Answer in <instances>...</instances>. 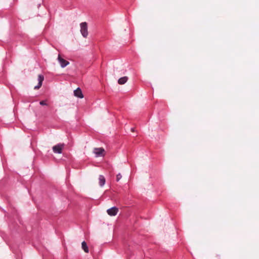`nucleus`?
<instances>
[{
    "label": "nucleus",
    "mask_w": 259,
    "mask_h": 259,
    "mask_svg": "<svg viewBox=\"0 0 259 259\" xmlns=\"http://www.w3.org/2000/svg\"><path fill=\"white\" fill-rule=\"evenodd\" d=\"M80 32L84 37H87L88 35V25L86 22H82L80 24Z\"/></svg>",
    "instance_id": "nucleus-1"
},
{
    "label": "nucleus",
    "mask_w": 259,
    "mask_h": 259,
    "mask_svg": "<svg viewBox=\"0 0 259 259\" xmlns=\"http://www.w3.org/2000/svg\"><path fill=\"white\" fill-rule=\"evenodd\" d=\"M118 211V209L116 207H111L107 210L108 215L110 216H115L117 214Z\"/></svg>",
    "instance_id": "nucleus-2"
},
{
    "label": "nucleus",
    "mask_w": 259,
    "mask_h": 259,
    "mask_svg": "<svg viewBox=\"0 0 259 259\" xmlns=\"http://www.w3.org/2000/svg\"><path fill=\"white\" fill-rule=\"evenodd\" d=\"M58 60L60 64L61 67L64 68L69 64V62L63 58L60 55H58Z\"/></svg>",
    "instance_id": "nucleus-3"
},
{
    "label": "nucleus",
    "mask_w": 259,
    "mask_h": 259,
    "mask_svg": "<svg viewBox=\"0 0 259 259\" xmlns=\"http://www.w3.org/2000/svg\"><path fill=\"white\" fill-rule=\"evenodd\" d=\"M64 145L63 144H58L57 145H55L53 147V150L54 152L57 153H61L62 149L63 148Z\"/></svg>",
    "instance_id": "nucleus-4"
},
{
    "label": "nucleus",
    "mask_w": 259,
    "mask_h": 259,
    "mask_svg": "<svg viewBox=\"0 0 259 259\" xmlns=\"http://www.w3.org/2000/svg\"><path fill=\"white\" fill-rule=\"evenodd\" d=\"M104 149L103 148H96L94 149V153L96 154L97 156H104Z\"/></svg>",
    "instance_id": "nucleus-5"
},
{
    "label": "nucleus",
    "mask_w": 259,
    "mask_h": 259,
    "mask_svg": "<svg viewBox=\"0 0 259 259\" xmlns=\"http://www.w3.org/2000/svg\"><path fill=\"white\" fill-rule=\"evenodd\" d=\"M44 79V77L42 75H41V74L38 75V83L37 85L34 87V90H38L41 87V86L42 85V82Z\"/></svg>",
    "instance_id": "nucleus-6"
},
{
    "label": "nucleus",
    "mask_w": 259,
    "mask_h": 259,
    "mask_svg": "<svg viewBox=\"0 0 259 259\" xmlns=\"http://www.w3.org/2000/svg\"><path fill=\"white\" fill-rule=\"evenodd\" d=\"M74 95L75 97L79 98H83V95L82 93L81 90L80 88H78L77 89L74 90Z\"/></svg>",
    "instance_id": "nucleus-7"
},
{
    "label": "nucleus",
    "mask_w": 259,
    "mask_h": 259,
    "mask_svg": "<svg viewBox=\"0 0 259 259\" xmlns=\"http://www.w3.org/2000/svg\"><path fill=\"white\" fill-rule=\"evenodd\" d=\"M99 185L101 187H102L104 185L105 183V177L102 175H100L99 177Z\"/></svg>",
    "instance_id": "nucleus-8"
},
{
    "label": "nucleus",
    "mask_w": 259,
    "mask_h": 259,
    "mask_svg": "<svg viewBox=\"0 0 259 259\" xmlns=\"http://www.w3.org/2000/svg\"><path fill=\"white\" fill-rule=\"evenodd\" d=\"M128 79V77L127 76H124L120 78L118 80V83L119 84H124Z\"/></svg>",
    "instance_id": "nucleus-9"
},
{
    "label": "nucleus",
    "mask_w": 259,
    "mask_h": 259,
    "mask_svg": "<svg viewBox=\"0 0 259 259\" xmlns=\"http://www.w3.org/2000/svg\"><path fill=\"white\" fill-rule=\"evenodd\" d=\"M81 247H82V249L85 252H86V253L89 252V248H88L87 244L85 241H83L81 243Z\"/></svg>",
    "instance_id": "nucleus-10"
},
{
    "label": "nucleus",
    "mask_w": 259,
    "mask_h": 259,
    "mask_svg": "<svg viewBox=\"0 0 259 259\" xmlns=\"http://www.w3.org/2000/svg\"><path fill=\"white\" fill-rule=\"evenodd\" d=\"M122 178V176L120 174H118L117 176H116V181H119Z\"/></svg>",
    "instance_id": "nucleus-11"
},
{
    "label": "nucleus",
    "mask_w": 259,
    "mask_h": 259,
    "mask_svg": "<svg viewBox=\"0 0 259 259\" xmlns=\"http://www.w3.org/2000/svg\"><path fill=\"white\" fill-rule=\"evenodd\" d=\"M39 104H40L41 105H47V104L46 101H45V100L41 101L39 102Z\"/></svg>",
    "instance_id": "nucleus-12"
},
{
    "label": "nucleus",
    "mask_w": 259,
    "mask_h": 259,
    "mask_svg": "<svg viewBox=\"0 0 259 259\" xmlns=\"http://www.w3.org/2000/svg\"><path fill=\"white\" fill-rule=\"evenodd\" d=\"M131 131H132V132H134V128H132Z\"/></svg>",
    "instance_id": "nucleus-13"
}]
</instances>
